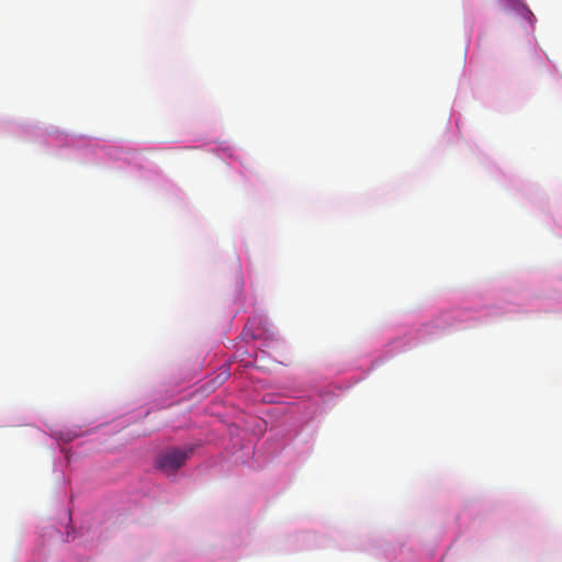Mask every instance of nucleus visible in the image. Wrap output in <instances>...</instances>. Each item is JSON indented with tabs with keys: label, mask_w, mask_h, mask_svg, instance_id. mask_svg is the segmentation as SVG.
Returning <instances> with one entry per match:
<instances>
[{
	"label": "nucleus",
	"mask_w": 562,
	"mask_h": 562,
	"mask_svg": "<svg viewBox=\"0 0 562 562\" xmlns=\"http://www.w3.org/2000/svg\"><path fill=\"white\" fill-rule=\"evenodd\" d=\"M192 449L171 448L164 451L157 459V467L167 474L175 473L181 468Z\"/></svg>",
	"instance_id": "obj_1"
}]
</instances>
